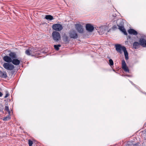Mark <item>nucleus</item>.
I'll return each mask as SVG.
<instances>
[{
  "label": "nucleus",
  "mask_w": 146,
  "mask_h": 146,
  "mask_svg": "<svg viewBox=\"0 0 146 146\" xmlns=\"http://www.w3.org/2000/svg\"><path fill=\"white\" fill-rule=\"evenodd\" d=\"M52 36L53 40L56 42H58L60 39V34L57 31H53L52 34Z\"/></svg>",
  "instance_id": "nucleus-1"
},
{
  "label": "nucleus",
  "mask_w": 146,
  "mask_h": 146,
  "mask_svg": "<svg viewBox=\"0 0 146 146\" xmlns=\"http://www.w3.org/2000/svg\"><path fill=\"white\" fill-rule=\"evenodd\" d=\"M69 36L70 38L76 39L78 37V35L76 31L74 30L70 31L68 33Z\"/></svg>",
  "instance_id": "nucleus-2"
},
{
  "label": "nucleus",
  "mask_w": 146,
  "mask_h": 146,
  "mask_svg": "<svg viewBox=\"0 0 146 146\" xmlns=\"http://www.w3.org/2000/svg\"><path fill=\"white\" fill-rule=\"evenodd\" d=\"M3 67L6 70H11L15 68V66L10 63H4L3 64Z\"/></svg>",
  "instance_id": "nucleus-3"
},
{
  "label": "nucleus",
  "mask_w": 146,
  "mask_h": 146,
  "mask_svg": "<svg viewBox=\"0 0 146 146\" xmlns=\"http://www.w3.org/2000/svg\"><path fill=\"white\" fill-rule=\"evenodd\" d=\"M119 24L118 25V29L124 33L125 35H127V33L123 27V23L121 19L118 20Z\"/></svg>",
  "instance_id": "nucleus-4"
},
{
  "label": "nucleus",
  "mask_w": 146,
  "mask_h": 146,
  "mask_svg": "<svg viewBox=\"0 0 146 146\" xmlns=\"http://www.w3.org/2000/svg\"><path fill=\"white\" fill-rule=\"evenodd\" d=\"M75 28L77 31L80 33H84L83 27L80 24L77 23L75 24Z\"/></svg>",
  "instance_id": "nucleus-5"
},
{
  "label": "nucleus",
  "mask_w": 146,
  "mask_h": 146,
  "mask_svg": "<svg viewBox=\"0 0 146 146\" xmlns=\"http://www.w3.org/2000/svg\"><path fill=\"white\" fill-rule=\"evenodd\" d=\"M52 28L54 30L58 31H60L63 29L62 25L59 24L53 25L52 26Z\"/></svg>",
  "instance_id": "nucleus-6"
},
{
  "label": "nucleus",
  "mask_w": 146,
  "mask_h": 146,
  "mask_svg": "<svg viewBox=\"0 0 146 146\" xmlns=\"http://www.w3.org/2000/svg\"><path fill=\"white\" fill-rule=\"evenodd\" d=\"M125 47L124 46H122L121 45L119 44H116L115 45V49L116 51L120 54H121L122 53V51H123V48Z\"/></svg>",
  "instance_id": "nucleus-7"
},
{
  "label": "nucleus",
  "mask_w": 146,
  "mask_h": 146,
  "mask_svg": "<svg viewBox=\"0 0 146 146\" xmlns=\"http://www.w3.org/2000/svg\"><path fill=\"white\" fill-rule=\"evenodd\" d=\"M122 68L125 72H129V70L126 66V63L124 60H122Z\"/></svg>",
  "instance_id": "nucleus-8"
},
{
  "label": "nucleus",
  "mask_w": 146,
  "mask_h": 146,
  "mask_svg": "<svg viewBox=\"0 0 146 146\" xmlns=\"http://www.w3.org/2000/svg\"><path fill=\"white\" fill-rule=\"evenodd\" d=\"M139 41L140 43V46L143 47H146V39L143 38H141Z\"/></svg>",
  "instance_id": "nucleus-9"
},
{
  "label": "nucleus",
  "mask_w": 146,
  "mask_h": 146,
  "mask_svg": "<svg viewBox=\"0 0 146 146\" xmlns=\"http://www.w3.org/2000/svg\"><path fill=\"white\" fill-rule=\"evenodd\" d=\"M86 30L92 32L94 29V27L90 24H87L86 25Z\"/></svg>",
  "instance_id": "nucleus-10"
},
{
  "label": "nucleus",
  "mask_w": 146,
  "mask_h": 146,
  "mask_svg": "<svg viewBox=\"0 0 146 146\" xmlns=\"http://www.w3.org/2000/svg\"><path fill=\"white\" fill-rule=\"evenodd\" d=\"M3 60L6 63H10L12 61V59L9 56H5L3 58Z\"/></svg>",
  "instance_id": "nucleus-11"
},
{
  "label": "nucleus",
  "mask_w": 146,
  "mask_h": 146,
  "mask_svg": "<svg viewBox=\"0 0 146 146\" xmlns=\"http://www.w3.org/2000/svg\"><path fill=\"white\" fill-rule=\"evenodd\" d=\"M128 32V33L131 35H137L138 34L137 32L133 29H129Z\"/></svg>",
  "instance_id": "nucleus-12"
},
{
  "label": "nucleus",
  "mask_w": 146,
  "mask_h": 146,
  "mask_svg": "<svg viewBox=\"0 0 146 146\" xmlns=\"http://www.w3.org/2000/svg\"><path fill=\"white\" fill-rule=\"evenodd\" d=\"M11 62L14 65H19L20 63V61L18 59L15 58L12 59Z\"/></svg>",
  "instance_id": "nucleus-13"
},
{
  "label": "nucleus",
  "mask_w": 146,
  "mask_h": 146,
  "mask_svg": "<svg viewBox=\"0 0 146 146\" xmlns=\"http://www.w3.org/2000/svg\"><path fill=\"white\" fill-rule=\"evenodd\" d=\"M9 56L12 59L17 58L16 54L15 52H11L9 54Z\"/></svg>",
  "instance_id": "nucleus-14"
},
{
  "label": "nucleus",
  "mask_w": 146,
  "mask_h": 146,
  "mask_svg": "<svg viewBox=\"0 0 146 146\" xmlns=\"http://www.w3.org/2000/svg\"><path fill=\"white\" fill-rule=\"evenodd\" d=\"M123 51L124 52L125 58L126 60H127L128 58V54L125 47L123 48Z\"/></svg>",
  "instance_id": "nucleus-15"
},
{
  "label": "nucleus",
  "mask_w": 146,
  "mask_h": 146,
  "mask_svg": "<svg viewBox=\"0 0 146 146\" xmlns=\"http://www.w3.org/2000/svg\"><path fill=\"white\" fill-rule=\"evenodd\" d=\"M140 45V43L137 42H135L133 44V47L135 49L138 48Z\"/></svg>",
  "instance_id": "nucleus-16"
},
{
  "label": "nucleus",
  "mask_w": 146,
  "mask_h": 146,
  "mask_svg": "<svg viewBox=\"0 0 146 146\" xmlns=\"http://www.w3.org/2000/svg\"><path fill=\"white\" fill-rule=\"evenodd\" d=\"M7 76V73L6 72H3L0 71V77L3 78H6Z\"/></svg>",
  "instance_id": "nucleus-17"
},
{
  "label": "nucleus",
  "mask_w": 146,
  "mask_h": 146,
  "mask_svg": "<svg viewBox=\"0 0 146 146\" xmlns=\"http://www.w3.org/2000/svg\"><path fill=\"white\" fill-rule=\"evenodd\" d=\"M45 18L46 20L50 21H51L54 19L53 17L50 15H46Z\"/></svg>",
  "instance_id": "nucleus-18"
},
{
  "label": "nucleus",
  "mask_w": 146,
  "mask_h": 146,
  "mask_svg": "<svg viewBox=\"0 0 146 146\" xmlns=\"http://www.w3.org/2000/svg\"><path fill=\"white\" fill-rule=\"evenodd\" d=\"M54 48L56 50H59V47L61 46V45L60 44L58 45H54Z\"/></svg>",
  "instance_id": "nucleus-19"
},
{
  "label": "nucleus",
  "mask_w": 146,
  "mask_h": 146,
  "mask_svg": "<svg viewBox=\"0 0 146 146\" xmlns=\"http://www.w3.org/2000/svg\"><path fill=\"white\" fill-rule=\"evenodd\" d=\"M10 118L9 115H7L6 117H4L3 119V121H7Z\"/></svg>",
  "instance_id": "nucleus-20"
},
{
  "label": "nucleus",
  "mask_w": 146,
  "mask_h": 146,
  "mask_svg": "<svg viewBox=\"0 0 146 146\" xmlns=\"http://www.w3.org/2000/svg\"><path fill=\"white\" fill-rule=\"evenodd\" d=\"M63 38L64 40L65 41L68 42L70 41L68 36H64L63 37Z\"/></svg>",
  "instance_id": "nucleus-21"
},
{
  "label": "nucleus",
  "mask_w": 146,
  "mask_h": 146,
  "mask_svg": "<svg viewBox=\"0 0 146 146\" xmlns=\"http://www.w3.org/2000/svg\"><path fill=\"white\" fill-rule=\"evenodd\" d=\"M109 64L110 66H112L113 65V62L111 59H110L109 60Z\"/></svg>",
  "instance_id": "nucleus-22"
},
{
  "label": "nucleus",
  "mask_w": 146,
  "mask_h": 146,
  "mask_svg": "<svg viewBox=\"0 0 146 146\" xmlns=\"http://www.w3.org/2000/svg\"><path fill=\"white\" fill-rule=\"evenodd\" d=\"M5 110H6L7 112H8L9 115H10V112L9 108L7 106H5Z\"/></svg>",
  "instance_id": "nucleus-23"
},
{
  "label": "nucleus",
  "mask_w": 146,
  "mask_h": 146,
  "mask_svg": "<svg viewBox=\"0 0 146 146\" xmlns=\"http://www.w3.org/2000/svg\"><path fill=\"white\" fill-rule=\"evenodd\" d=\"M25 53L28 55H31L30 51L28 49L26 50Z\"/></svg>",
  "instance_id": "nucleus-24"
},
{
  "label": "nucleus",
  "mask_w": 146,
  "mask_h": 146,
  "mask_svg": "<svg viewBox=\"0 0 146 146\" xmlns=\"http://www.w3.org/2000/svg\"><path fill=\"white\" fill-rule=\"evenodd\" d=\"M117 25H114L113 27V29H117L118 27V25L119 24V23H118V21H117Z\"/></svg>",
  "instance_id": "nucleus-25"
},
{
  "label": "nucleus",
  "mask_w": 146,
  "mask_h": 146,
  "mask_svg": "<svg viewBox=\"0 0 146 146\" xmlns=\"http://www.w3.org/2000/svg\"><path fill=\"white\" fill-rule=\"evenodd\" d=\"M33 144V142L31 140H29V146H32V145Z\"/></svg>",
  "instance_id": "nucleus-26"
},
{
  "label": "nucleus",
  "mask_w": 146,
  "mask_h": 146,
  "mask_svg": "<svg viewBox=\"0 0 146 146\" xmlns=\"http://www.w3.org/2000/svg\"><path fill=\"white\" fill-rule=\"evenodd\" d=\"M9 95V93H7L6 94V95L4 98H7Z\"/></svg>",
  "instance_id": "nucleus-27"
},
{
  "label": "nucleus",
  "mask_w": 146,
  "mask_h": 146,
  "mask_svg": "<svg viewBox=\"0 0 146 146\" xmlns=\"http://www.w3.org/2000/svg\"><path fill=\"white\" fill-rule=\"evenodd\" d=\"M3 94L0 92V97H2L3 96Z\"/></svg>",
  "instance_id": "nucleus-28"
},
{
  "label": "nucleus",
  "mask_w": 146,
  "mask_h": 146,
  "mask_svg": "<svg viewBox=\"0 0 146 146\" xmlns=\"http://www.w3.org/2000/svg\"><path fill=\"white\" fill-rule=\"evenodd\" d=\"M107 58H108V59H110V57H109V56H107Z\"/></svg>",
  "instance_id": "nucleus-29"
},
{
  "label": "nucleus",
  "mask_w": 146,
  "mask_h": 146,
  "mask_svg": "<svg viewBox=\"0 0 146 146\" xmlns=\"http://www.w3.org/2000/svg\"><path fill=\"white\" fill-rule=\"evenodd\" d=\"M131 82V83L132 84L134 85V84H133L132 83V82Z\"/></svg>",
  "instance_id": "nucleus-30"
},
{
  "label": "nucleus",
  "mask_w": 146,
  "mask_h": 146,
  "mask_svg": "<svg viewBox=\"0 0 146 146\" xmlns=\"http://www.w3.org/2000/svg\"><path fill=\"white\" fill-rule=\"evenodd\" d=\"M137 144H136L135 145L137 146Z\"/></svg>",
  "instance_id": "nucleus-31"
},
{
  "label": "nucleus",
  "mask_w": 146,
  "mask_h": 146,
  "mask_svg": "<svg viewBox=\"0 0 146 146\" xmlns=\"http://www.w3.org/2000/svg\"><path fill=\"white\" fill-rule=\"evenodd\" d=\"M128 38H130V37L129 36H128Z\"/></svg>",
  "instance_id": "nucleus-32"
}]
</instances>
